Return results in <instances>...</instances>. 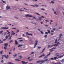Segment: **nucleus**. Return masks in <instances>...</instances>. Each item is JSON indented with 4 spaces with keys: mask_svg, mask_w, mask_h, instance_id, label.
Returning <instances> with one entry per match:
<instances>
[{
    "mask_svg": "<svg viewBox=\"0 0 64 64\" xmlns=\"http://www.w3.org/2000/svg\"><path fill=\"white\" fill-rule=\"evenodd\" d=\"M62 57H63V55L59 56L58 58L57 57L55 56L54 57V60H56V59H59V58H61Z\"/></svg>",
    "mask_w": 64,
    "mask_h": 64,
    "instance_id": "f257e3e1",
    "label": "nucleus"
},
{
    "mask_svg": "<svg viewBox=\"0 0 64 64\" xmlns=\"http://www.w3.org/2000/svg\"><path fill=\"white\" fill-rule=\"evenodd\" d=\"M2 59H3V57H6V59H8V57H7L6 56V54H4V55H2Z\"/></svg>",
    "mask_w": 64,
    "mask_h": 64,
    "instance_id": "f03ea898",
    "label": "nucleus"
},
{
    "mask_svg": "<svg viewBox=\"0 0 64 64\" xmlns=\"http://www.w3.org/2000/svg\"><path fill=\"white\" fill-rule=\"evenodd\" d=\"M36 43H35V44H34V48H35L36 47V46L37 45V44H38V41L37 40H36Z\"/></svg>",
    "mask_w": 64,
    "mask_h": 64,
    "instance_id": "7ed1b4c3",
    "label": "nucleus"
},
{
    "mask_svg": "<svg viewBox=\"0 0 64 64\" xmlns=\"http://www.w3.org/2000/svg\"><path fill=\"white\" fill-rule=\"evenodd\" d=\"M40 61H37L36 62V63H40V62H41L42 63H43L44 62L45 60H40Z\"/></svg>",
    "mask_w": 64,
    "mask_h": 64,
    "instance_id": "20e7f679",
    "label": "nucleus"
},
{
    "mask_svg": "<svg viewBox=\"0 0 64 64\" xmlns=\"http://www.w3.org/2000/svg\"><path fill=\"white\" fill-rule=\"evenodd\" d=\"M3 29H9V28L7 27H3Z\"/></svg>",
    "mask_w": 64,
    "mask_h": 64,
    "instance_id": "39448f33",
    "label": "nucleus"
},
{
    "mask_svg": "<svg viewBox=\"0 0 64 64\" xmlns=\"http://www.w3.org/2000/svg\"><path fill=\"white\" fill-rule=\"evenodd\" d=\"M4 45L5 46H6V47H7V46H8V43H5L4 44Z\"/></svg>",
    "mask_w": 64,
    "mask_h": 64,
    "instance_id": "423d86ee",
    "label": "nucleus"
},
{
    "mask_svg": "<svg viewBox=\"0 0 64 64\" xmlns=\"http://www.w3.org/2000/svg\"><path fill=\"white\" fill-rule=\"evenodd\" d=\"M45 56V54H43L41 55V56H40L39 57V58H41V57H42V56Z\"/></svg>",
    "mask_w": 64,
    "mask_h": 64,
    "instance_id": "0eeeda50",
    "label": "nucleus"
},
{
    "mask_svg": "<svg viewBox=\"0 0 64 64\" xmlns=\"http://www.w3.org/2000/svg\"><path fill=\"white\" fill-rule=\"evenodd\" d=\"M6 8L7 9H10V6H6Z\"/></svg>",
    "mask_w": 64,
    "mask_h": 64,
    "instance_id": "6e6552de",
    "label": "nucleus"
},
{
    "mask_svg": "<svg viewBox=\"0 0 64 64\" xmlns=\"http://www.w3.org/2000/svg\"><path fill=\"white\" fill-rule=\"evenodd\" d=\"M8 64H15L14 63H12L11 62H8Z\"/></svg>",
    "mask_w": 64,
    "mask_h": 64,
    "instance_id": "1a4fd4ad",
    "label": "nucleus"
},
{
    "mask_svg": "<svg viewBox=\"0 0 64 64\" xmlns=\"http://www.w3.org/2000/svg\"><path fill=\"white\" fill-rule=\"evenodd\" d=\"M45 49H46V48H44L42 50V51L41 52V53H43V52H44V50H45Z\"/></svg>",
    "mask_w": 64,
    "mask_h": 64,
    "instance_id": "9d476101",
    "label": "nucleus"
},
{
    "mask_svg": "<svg viewBox=\"0 0 64 64\" xmlns=\"http://www.w3.org/2000/svg\"><path fill=\"white\" fill-rule=\"evenodd\" d=\"M53 64H62L61 63V62H58L57 63H54Z\"/></svg>",
    "mask_w": 64,
    "mask_h": 64,
    "instance_id": "9b49d317",
    "label": "nucleus"
},
{
    "mask_svg": "<svg viewBox=\"0 0 64 64\" xmlns=\"http://www.w3.org/2000/svg\"><path fill=\"white\" fill-rule=\"evenodd\" d=\"M47 31L48 32V33L49 34H50L51 32H50V30H47Z\"/></svg>",
    "mask_w": 64,
    "mask_h": 64,
    "instance_id": "f8f14e48",
    "label": "nucleus"
},
{
    "mask_svg": "<svg viewBox=\"0 0 64 64\" xmlns=\"http://www.w3.org/2000/svg\"><path fill=\"white\" fill-rule=\"evenodd\" d=\"M19 57L20 58V59H22V58H23V56H19Z\"/></svg>",
    "mask_w": 64,
    "mask_h": 64,
    "instance_id": "ddd939ff",
    "label": "nucleus"
},
{
    "mask_svg": "<svg viewBox=\"0 0 64 64\" xmlns=\"http://www.w3.org/2000/svg\"><path fill=\"white\" fill-rule=\"evenodd\" d=\"M15 44H16V45H17V44H18V42H17V40H15Z\"/></svg>",
    "mask_w": 64,
    "mask_h": 64,
    "instance_id": "4468645a",
    "label": "nucleus"
},
{
    "mask_svg": "<svg viewBox=\"0 0 64 64\" xmlns=\"http://www.w3.org/2000/svg\"><path fill=\"white\" fill-rule=\"evenodd\" d=\"M38 18L39 19L40 21H42V18H41L40 17H38Z\"/></svg>",
    "mask_w": 64,
    "mask_h": 64,
    "instance_id": "2eb2a0df",
    "label": "nucleus"
},
{
    "mask_svg": "<svg viewBox=\"0 0 64 64\" xmlns=\"http://www.w3.org/2000/svg\"><path fill=\"white\" fill-rule=\"evenodd\" d=\"M55 46L54 44L50 46V48L52 47H53V46Z\"/></svg>",
    "mask_w": 64,
    "mask_h": 64,
    "instance_id": "dca6fc26",
    "label": "nucleus"
},
{
    "mask_svg": "<svg viewBox=\"0 0 64 64\" xmlns=\"http://www.w3.org/2000/svg\"><path fill=\"white\" fill-rule=\"evenodd\" d=\"M21 62H22V64H25V62L24 61H22Z\"/></svg>",
    "mask_w": 64,
    "mask_h": 64,
    "instance_id": "f3484780",
    "label": "nucleus"
},
{
    "mask_svg": "<svg viewBox=\"0 0 64 64\" xmlns=\"http://www.w3.org/2000/svg\"><path fill=\"white\" fill-rule=\"evenodd\" d=\"M52 30H54V31H55L56 30V28H53L52 29Z\"/></svg>",
    "mask_w": 64,
    "mask_h": 64,
    "instance_id": "a211bd4d",
    "label": "nucleus"
},
{
    "mask_svg": "<svg viewBox=\"0 0 64 64\" xmlns=\"http://www.w3.org/2000/svg\"><path fill=\"white\" fill-rule=\"evenodd\" d=\"M60 62H62V63H63V62H64V60H62Z\"/></svg>",
    "mask_w": 64,
    "mask_h": 64,
    "instance_id": "6ab92c4d",
    "label": "nucleus"
},
{
    "mask_svg": "<svg viewBox=\"0 0 64 64\" xmlns=\"http://www.w3.org/2000/svg\"><path fill=\"white\" fill-rule=\"evenodd\" d=\"M15 34V33L14 32H12L11 34V35H14Z\"/></svg>",
    "mask_w": 64,
    "mask_h": 64,
    "instance_id": "aec40b11",
    "label": "nucleus"
},
{
    "mask_svg": "<svg viewBox=\"0 0 64 64\" xmlns=\"http://www.w3.org/2000/svg\"><path fill=\"white\" fill-rule=\"evenodd\" d=\"M29 33H28V32H26V35H29Z\"/></svg>",
    "mask_w": 64,
    "mask_h": 64,
    "instance_id": "412c9836",
    "label": "nucleus"
},
{
    "mask_svg": "<svg viewBox=\"0 0 64 64\" xmlns=\"http://www.w3.org/2000/svg\"><path fill=\"white\" fill-rule=\"evenodd\" d=\"M40 32L41 34H44V32H43L42 31H40Z\"/></svg>",
    "mask_w": 64,
    "mask_h": 64,
    "instance_id": "4be33fe9",
    "label": "nucleus"
},
{
    "mask_svg": "<svg viewBox=\"0 0 64 64\" xmlns=\"http://www.w3.org/2000/svg\"><path fill=\"white\" fill-rule=\"evenodd\" d=\"M57 40L56 39L54 42L55 43H57Z\"/></svg>",
    "mask_w": 64,
    "mask_h": 64,
    "instance_id": "5701e85b",
    "label": "nucleus"
},
{
    "mask_svg": "<svg viewBox=\"0 0 64 64\" xmlns=\"http://www.w3.org/2000/svg\"><path fill=\"white\" fill-rule=\"evenodd\" d=\"M2 52H3V50H2L1 51V52H0V54H2Z\"/></svg>",
    "mask_w": 64,
    "mask_h": 64,
    "instance_id": "b1692460",
    "label": "nucleus"
},
{
    "mask_svg": "<svg viewBox=\"0 0 64 64\" xmlns=\"http://www.w3.org/2000/svg\"><path fill=\"white\" fill-rule=\"evenodd\" d=\"M48 58V56H44V59H45L46 58Z\"/></svg>",
    "mask_w": 64,
    "mask_h": 64,
    "instance_id": "393cba45",
    "label": "nucleus"
},
{
    "mask_svg": "<svg viewBox=\"0 0 64 64\" xmlns=\"http://www.w3.org/2000/svg\"><path fill=\"white\" fill-rule=\"evenodd\" d=\"M29 14H27V15H26L25 16L26 17H28V16H29Z\"/></svg>",
    "mask_w": 64,
    "mask_h": 64,
    "instance_id": "a878e982",
    "label": "nucleus"
},
{
    "mask_svg": "<svg viewBox=\"0 0 64 64\" xmlns=\"http://www.w3.org/2000/svg\"><path fill=\"white\" fill-rule=\"evenodd\" d=\"M23 45H19L18 46V47H22Z\"/></svg>",
    "mask_w": 64,
    "mask_h": 64,
    "instance_id": "bb28decb",
    "label": "nucleus"
},
{
    "mask_svg": "<svg viewBox=\"0 0 64 64\" xmlns=\"http://www.w3.org/2000/svg\"><path fill=\"white\" fill-rule=\"evenodd\" d=\"M3 31L2 30L0 32V34H1V33H2V32H3Z\"/></svg>",
    "mask_w": 64,
    "mask_h": 64,
    "instance_id": "cd10ccee",
    "label": "nucleus"
},
{
    "mask_svg": "<svg viewBox=\"0 0 64 64\" xmlns=\"http://www.w3.org/2000/svg\"><path fill=\"white\" fill-rule=\"evenodd\" d=\"M34 60V59H30V60H29L30 61H32V60Z\"/></svg>",
    "mask_w": 64,
    "mask_h": 64,
    "instance_id": "c85d7f7f",
    "label": "nucleus"
},
{
    "mask_svg": "<svg viewBox=\"0 0 64 64\" xmlns=\"http://www.w3.org/2000/svg\"><path fill=\"white\" fill-rule=\"evenodd\" d=\"M33 17L32 16H31V15H30L28 16V17L30 18V17Z\"/></svg>",
    "mask_w": 64,
    "mask_h": 64,
    "instance_id": "c756f323",
    "label": "nucleus"
},
{
    "mask_svg": "<svg viewBox=\"0 0 64 64\" xmlns=\"http://www.w3.org/2000/svg\"><path fill=\"white\" fill-rule=\"evenodd\" d=\"M47 37V35H46L44 36V38H46Z\"/></svg>",
    "mask_w": 64,
    "mask_h": 64,
    "instance_id": "7c9ffc66",
    "label": "nucleus"
},
{
    "mask_svg": "<svg viewBox=\"0 0 64 64\" xmlns=\"http://www.w3.org/2000/svg\"><path fill=\"white\" fill-rule=\"evenodd\" d=\"M62 35V34H61L60 35V38L61 37V36Z\"/></svg>",
    "mask_w": 64,
    "mask_h": 64,
    "instance_id": "2f4dec72",
    "label": "nucleus"
},
{
    "mask_svg": "<svg viewBox=\"0 0 64 64\" xmlns=\"http://www.w3.org/2000/svg\"><path fill=\"white\" fill-rule=\"evenodd\" d=\"M36 14L37 15H38V16H40V14H38V13H36Z\"/></svg>",
    "mask_w": 64,
    "mask_h": 64,
    "instance_id": "473e14b6",
    "label": "nucleus"
},
{
    "mask_svg": "<svg viewBox=\"0 0 64 64\" xmlns=\"http://www.w3.org/2000/svg\"><path fill=\"white\" fill-rule=\"evenodd\" d=\"M13 41V40H11L9 42L10 43H11V42H12Z\"/></svg>",
    "mask_w": 64,
    "mask_h": 64,
    "instance_id": "72a5a7b5",
    "label": "nucleus"
},
{
    "mask_svg": "<svg viewBox=\"0 0 64 64\" xmlns=\"http://www.w3.org/2000/svg\"><path fill=\"white\" fill-rule=\"evenodd\" d=\"M51 53H49L48 54H47L46 55V56H49V55H50Z\"/></svg>",
    "mask_w": 64,
    "mask_h": 64,
    "instance_id": "f704fd0d",
    "label": "nucleus"
},
{
    "mask_svg": "<svg viewBox=\"0 0 64 64\" xmlns=\"http://www.w3.org/2000/svg\"><path fill=\"white\" fill-rule=\"evenodd\" d=\"M46 23H47V22H49V20H46Z\"/></svg>",
    "mask_w": 64,
    "mask_h": 64,
    "instance_id": "c9c22d12",
    "label": "nucleus"
},
{
    "mask_svg": "<svg viewBox=\"0 0 64 64\" xmlns=\"http://www.w3.org/2000/svg\"><path fill=\"white\" fill-rule=\"evenodd\" d=\"M41 10H42L43 11H44V10H45V9L44 8H41Z\"/></svg>",
    "mask_w": 64,
    "mask_h": 64,
    "instance_id": "e433bc0d",
    "label": "nucleus"
},
{
    "mask_svg": "<svg viewBox=\"0 0 64 64\" xmlns=\"http://www.w3.org/2000/svg\"><path fill=\"white\" fill-rule=\"evenodd\" d=\"M28 35L30 36H32V34H29Z\"/></svg>",
    "mask_w": 64,
    "mask_h": 64,
    "instance_id": "4c0bfd02",
    "label": "nucleus"
},
{
    "mask_svg": "<svg viewBox=\"0 0 64 64\" xmlns=\"http://www.w3.org/2000/svg\"><path fill=\"white\" fill-rule=\"evenodd\" d=\"M51 3H52V4H54V2H53L52 1H51Z\"/></svg>",
    "mask_w": 64,
    "mask_h": 64,
    "instance_id": "58836bf2",
    "label": "nucleus"
},
{
    "mask_svg": "<svg viewBox=\"0 0 64 64\" xmlns=\"http://www.w3.org/2000/svg\"><path fill=\"white\" fill-rule=\"evenodd\" d=\"M8 38V36H6V39H7Z\"/></svg>",
    "mask_w": 64,
    "mask_h": 64,
    "instance_id": "ea45409f",
    "label": "nucleus"
},
{
    "mask_svg": "<svg viewBox=\"0 0 64 64\" xmlns=\"http://www.w3.org/2000/svg\"><path fill=\"white\" fill-rule=\"evenodd\" d=\"M17 55V54H15V55H13V56H14V57H16Z\"/></svg>",
    "mask_w": 64,
    "mask_h": 64,
    "instance_id": "a19ab883",
    "label": "nucleus"
},
{
    "mask_svg": "<svg viewBox=\"0 0 64 64\" xmlns=\"http://www.w3.org/2000/svg\"><path fill=\"white\" fill-rule=\"evenodd\" d=\"M30 6H33V7H35V6H34V5H31Z\"/></svg>",
    "mask_w": 64,
    "mask_h": 64,
    "instance_id": "79ce46f5",
    "label": "nucleus"
},
{
    "mask_svg": "<svg viewBox=\"0 0 64 64\" xmlns=\"http://www.w3.org/2000/svg\"><path fill=\"white\" fill-rule=\"evenodd\" d=\"M62 27H60L59 28V29H62Z\"/></svg>",
    "mask_w": 64,
    "mask_h": 64,
    "instance_id": "37998d69",
    "label": "nucleus"
},
{
    "mask_svg": "<svg viewBox=\"0 0 64 64\" xmlns=\"http://www.w3.org/2000/svg\"><path fill=\"white\" fill-rule=\"evenodd\" d=\"M56 48H52V49H56Z\"/></svg>",
    "mask_w": 64,
    "mask_h": 64,
    "instance_id": "c03bdc74",
    "label": "nucleus"
},
{
    "mask_svg": "<svg viewBox=\"0 0 64 64\" xmlns=\"http://www.w3.org/2000/svg\"><path fill=\"white\" fill-rule=\"evenodd\" d=\"M45 33L46 34H47V35H48V32H45Z\"/></svg>",
    "mask_w": 64,
    "mask_h": 64,
    "instance_id": "a18cd8bd",
    "label": "nucleus"
},
{
    "mask_svg": "<svg viewBox=\"0 0 64 64\" xmlns=\"http://www.w3.org/2000/svg\"><path fill=\"white\" fill-rule=\"evenodd\" d=\"M50 59H53V60H54V58H50Z\"/></svg>",
    "mask_w": 64,
    "mask_h": 64,
    "instance_id": "49530a36",
    "label": "nucleus"
},
{
    "mask_svg": "<svg viewBox=\"0 0 64 64\" xmlns=\"http://www.w3.org/2000/svg\"><path fill=\"white\" fill-rule=\"evenodd\" d=\"M34 54V52H32L30 53V54Z\"/></svg>",
    "mask_w": 64,
    "mask_h": 64,
    "instance_id": "de8ad7c7",
    "label": "nucleus"
},
{
    "mask_svg": "<svg viewBox=\"0 0 64 64\" xmlns=\"http://www.w3.org/2000/svg\"><path fill=\"white\" fill-rule=\"evenodd\" d=\"M3 43V41L0 42V44H1V43Z\"/></svg>",
    "mask_w": 64,
    "mask_h": 64,
    "instance_id": "09e8293b",
    "label": "nucleus"
},
{
    "mask_svg": "<svg viewBox=\"0 0 64 64\" xmlns=\"http://www.w3.org/2000/svg\"><path fill=\"white\" fill-rule=\"evenodd\" d=\"M6 32H5L4 33V35H5L6 34Z\"/></svg>",
    "mask_w": 64,
    "mask_h": 64,
    "instance_id": "8fccbe9b",
    "label": "nucleus"
},
{
    "mask_svg": "<svg viewBox=\"0 0 64 64\" xmlns=\"http://www.w3.org/2000/svg\"><path fill=\"white\" fill-rule=\"evenodd\" d=\"M48 60V59H46L44 60V61H47Z\"/></svg>",
    "mask_w": 64,
    "mask_h": 64,
    "instance_id": "3c124183",
    "label": "nucleus"
},
{
    "mask_svg": "<svg viewBox=\"0 0 64 64\" xmlns=\"http://www.w3.org/2000/svg\"><path fill=\"white\" fill-rule=\"evenodd\" d=\"M4 62V61L3 60H2L1 61V62L2 63H3Z\"/></svg>",
    "mask_w": 64,
    "mask_h": 64,
    "instance_id": "603ef678",
    "label": "nucleus"
},
{
    "mask_svg": "<svg viewBox=\"0 0 64 64\" xmlns=\"http://www.w3.org/2000/svg\"><path fill=\"white\" fill-rule=\"evenodd\" d=\"M50 47V45H48V48L49 47Z\"/></svg>",
    "mask_w": 64,
    "mask_h": 64,
    "instance_id": "864d4df0",
    "label": "nucleus"
},
{
    "mask_svg": "<svg viewBox=\"0 0 64 64\" xmlns=\"http://www.w3.org/2000/svg\"><path fill=\"white\" fill-rule=\"evenodd\" d=\"M24 4L25 5H26L27 6H28V4H27L24 3Z\"/></svg>",
    "mask_w": 64,
    "mask_h": 64,
    "instance_id": "5fc2aeb1",
    "label": "nucleus"
},
{
    "mask_svg": "<svg viewBox=\"0 0 64 64\" xmlns=\"http://www.w3.org/2000/svg\"><path fill=\"white\" fill-rule=\"evenodd\" d=\"M32 19H36V18H35V17H34L33 18H32Z\"/></svg>",
    "mask_w": 64,
    "mask_h": 64,
    "instance_id": "6e6d98bb",
    "label": "nucleus"
},
{
    "mask_svg": "<svg viewBox=\"0 0 64 64\" xmlns=\"http://www.w3.org/2000/svg\"><path fill=\"white\" fill-rule=\"evenodd\" d=\"M51 35H53V33H52V32L51 33Z\"/></svg>",
    "mask_w": 64,
    "mask_h": 64,
    "instance_id": "4d7b16f0",
    "label": "nucleus"
},
{
    "mask_svg": "<svg viewBox=\"0 0 64 64\" xmlns=\"http://www.w3.org/2000/svg\"><path fill=\"white\" fill-rule=\"evenodd\" d=\"M41 17L42 18H45V17H44V16H42Z\"/></svg>",
    "mask_w": 64,
    "mask_h": 64,
    "instance_id": "13d9d810",
    "label": "nucleus"
},
{
    "mask_svg": "<svg viewBox=\"0 0 64 64\" xmlns=\"http://www.w3.org/2000/svg\"><path fill=\"white\" fill-rule=\"evenodd\" d=\"M3 2L4 3H6V2L5 1H3Z\"/></svg>",
    "mask_w": 64,
    "mask_h": 64,
    "instance_id": "bf43d9fd",
    "label": "nucleus"
},
{
    "mask_svg": "<svg viewBox=\"0 0 64 64\" xmlns=\"http://www.w3.org/2000/svg\"><path fill=\"white\" fill-rule=\"evenodd\" d=\"M54 14H56V12L54 11Z\"/></svg>",
    "mask_w": 64,
    "mask_h": 64,
    "instance_id": "052dcab7",
    "label": "nucleus"
},
{
    "mask_svg": "<svg viewBox=\"0 0 64 64\" xmlns=\"http://www.w3.org/2000/svg\"><path fill=\"white\" fill-rule=\"evenodd\" d=\"M14 18H16V19H18V18H17L16 16H14Z\"/></svg>",
    "mask_w": 64,
    "mask_h": 64,
    "instance_id": "680f3d73",
    "label": "nucleus"
},
{
    "mask_svg": "<svg viewBox=\"0 0 64 64\" xmlns=\"http://www.w3.org/2000/svg\"><path fill=\"white\" fill-rule=\"evenodd\" d=\"M4 48L5 50H6V47H4Z\"/></svg>",
    "mask_w": 64,
    "mask_h": 64,
    "instance_id": "e2e57ef3",
    "label": "nucleus"
},
{
    "mask_svg": "<svg viewBox=\"0 0 64 64\" xmlns=\"http://www.w3.org/2000/svg\"><path fill=\"white\" fill-rule=\"evenodd\" d=\"M51 32H54V31H53V30H52L51 31Z\"/></svg>",
    "mask_w": 64,
    "mask_h": 64,
    "instance_id": "0e129e2a",
    "label": "nucleus"
},
{
    "mask_svg": "<svg viewBox=\"0 0 64 64\" xmlns=\"http://www.w3.org/2000/svg\"><path fill=\"white\" fill-rule=\"evenodd\" d=\"M56 56H59V54H56Z\"/></svg>",
    "mask_w": 64,
    "mask_h": 64,
    "instance_id": "69168bd1",
    "label": "nucleus"
},
{
    "mask_svg": "<svg viewBox=\"0 0 64 64\" xmlns=\"http://www.w3.org/2000/svg\"><path fill=\"white\" fill-rule=\"evenodd\" d=\"M18 39H20L21 40H22V38H18Z\"/></svg>",
    "mask_w": 64,
    "mask_h": 64,
    "instance_id": "338daca9",
    "label": "nucleus"
},
{
    "mask_svg": "<svg viewBox=\"0 0 64 64\" xmlns=\"http://www.w3.org/2000/svg\"><path fill=\"white\" fill-rule=\"evenodd\" d=\"M26 29H28V28H28V27H26Z\"/></svg>",
    "mask_w": 64,
    "mask_h": 64,
    "instance_id": "774afa93",
    "label": "nucleus"
}]
</instances>
